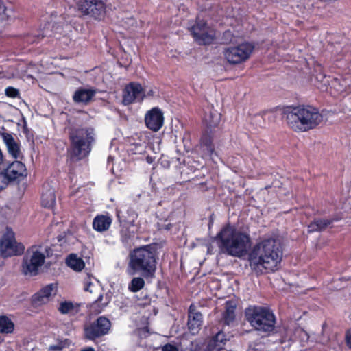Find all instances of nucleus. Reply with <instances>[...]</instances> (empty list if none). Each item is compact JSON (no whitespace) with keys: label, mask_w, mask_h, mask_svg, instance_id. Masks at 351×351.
<instances>
[{"label":"nucleus","mask_w":351,"mask_h":351,"mask_svg":"<svg viewBox=\"0 0 351 351\" xmlns=\"http://www.w3.org/2000/svg\"><path fill=\"white\" fill-rule=\"evenodd\" d=\"M282 249L275 239L269 238L256 243L248 255L250 267L258 276L276 271L281 263Z\"/></svg>","instance_id":"1"},{"label":"nucleus","mask_w":351,"mask_h":351,"mask_svg":"<svg viewBox=\"0 0 351 351\" xmlns=\"http://www.w3.org/2000/svg\"><path fill=\"white\" fill-rule=\"evenodd\" d=\"M158 254L154 244L136 247L129 252L126 272L130 276L139 275L145 279L155 278Z\"/></svg>","instance_id":"2"},{"label":"nucleus","mask_w":351,"mask_h":351,"mask_svg":"<svg viewBox=\"0 0 351 351\" xmlns=\"http://www.w3.org/2000/svg\"><path fill=\"white\" fill-rule=\"evenodd\" d=\"M282 119L296 132H304L316 128L322 121L319 110L310 105L287 106L282 108Z\"/></svg>","instance_id":"3"},{"label":"nucleus","mask_w":351,"mask_h":351,"mask_svg":"<svg viewBox=\"0 0 351 351\" xmlns=\"http://www.w3.org/2000/svg\"><path fill=\"white\" fill-rule=\"evenodd\" d=\"M218 246L221 252L234 257L243 256L251 243L248 234L237 230L230 224L224 226L217 234Z\"/></svg>","instance_id":"4"},{"label":"nucleus","mask_w":351,"mask_h":351,"mask_svg":"<svg viewBox=\"0 0 351 351\" xmlns=\"http://www.w3.org/2000/svg\"><path fill=\"white\" fill-rule=\"evenodd\" d=\"M68 136L70 143L68 153L71 158L81 160L87 157L95 141L94 129L91 127H69Z\"/></svg>","instance_id":"5"},{"label":"nucleus","mask_w":351,"mask_h":351,"mask_svg":"<svg viewBox=\"0 0 351 351\" xmlns=\"http://www.w3.org/2000/svg\"><path fill=\"white\" fill-rule=\"evenodd\" d=\"M245 319L256 331L268 335L275 328L276 317L269 308L262 306H249L244 311Z\"/></svg>","instance_id":"6"},{"label":"nucleus","mask_w":351,"mask_h":351,"mask_svg":"<svg viewBox=\"0 0 351 351\" xmlns=\"http://www.w3.org/2000/svg\"><path fill=\"white\" fill-rule=\"evenodd\" d=\"M42 246L34 245L28 247L22 261V272L25 275L35 276L45 263V255L41 251Z\"/></svg>","instance_id":"7"},{"label":"nucleus","mask_w":351,"mask_h":351,"mask_svg":"<svg viewBox=\"0 0 351 351\" xmlns=\"http://www.w3.org/2000/svg\"><path fill=\"white\" fill-rule=\"evenodd\" d=\"M254 48V43L245 41L237 45L225 48L223 55L230 64L237 65L246 62L250 58Z\"/></svg>","instance_id":"8"},{"label":"nucleus","mask_w":351,"mask_h":351,"mask_svg":"<svg viewBox=\"0 0 351 351\" xmlns=\"http://www.w3.org/2000/svg\"><path fill=\"white\" fill-rule=\"evenodd\" d=\"M190 34L199 45H209L215 39L214 30L208 25L206 21L197 17L193 24L189 27Z\"/></svg>","instance_id":"9"},{"label":"nucleus","mask_w":351,"mask_h":351,"mask_svg":"<svg viewBox=\"0 0 351 351\" xmlns=\"http://www.w3.org/2000/svg\"><path fill=\"white\" fill-rule=\"evenodd\" d=\"M111 322L104 316L97 317L95 321L84 326V338L93 342L108 334Z\"/></svg>","instance_id":"10"},{"label":"nucleus","mask_w":351,"mask_h":351,"mask_svg":"<svg viewBox=\"0 0 351 351\" xmlns=\"http://www.w3.org/2000/svg\"><path fill=\"white\" fill-rule=\"evenodd\" d=\"M25 246L15 239L14 232L10 228H6V232L0 238V254L3 258L19 256L24 253Z\"/></svg>","instance_id":"11"},{"label":"nucleus","mask_w":351,"mask_h":351,"mask_svg":"<svg viewBox=\"0 0 351 351\" xmlns=\"http://www.w3.org/2000/svg\"><path fill=\"white\" fill-rule=\"evenodd\" d=\"M78 10L84 14L97 21H101L106 16V5L102 0H79Z\"/></svg>","instance_id":"12"},{"label":"nucleus","mask_w":351,"mask_h":351,"mask_svg":"<svg viewBox=\"0 0 351 351\" xmlns=\"http://www.w3.org/2000/svg\"><path fill=\"white\" fill-rule=\"evenodd\" d=\"M145 97L144 90L139 83L130 82L123 90V101L125 105L131 104L135 101H142Z\"/></svg>","instance_id":"13"},{"label":"nucleus","mask_w":351,"mask_h":351,"mask_svg":"<svg viewBox=\"0 0 351 351\" xmlns=\"http://www.w3.org/2000/svg\"><path fill=\"white\" fill-rule=\"evenodd\" d=\"M146 126L154 132L158 131L163 125L164 116L158 107H154L148 110L145 115Z\"/></svg>","instance_id":"14"},{"label":"nucleus","mask_w":351,"mask_h":351,"mask_svg":"<svg viewBox=\"0 0 351 351\" xmlns=\"http://www.w3.org/2000/svg\"><path fill=\"white\" fill-rule=\"evenodd\" d=\"M202 322V314L197 311V306L194 304H191L188 311L187 322V326L190 332L192 335L197 334L200 330Z\"/></svg>","instance_id":"15"},{"label":"nucleus","mask_w":351,"mask_h":351,"mask_svg":"<svg viewBox=\"0 0 351 351\" xmlns=\"http://www.w3.org/2000/svg\"><path fill=\"white\" fill-rule=\"evenodd\" d=\"M5 175L9 181L20 180L27 175L25 166L23 162L15 160L8 166Z\"/></svg>","instance_id":"16"},{"label":"nucleus","mask_w":351,"mask_h":351,"mask_svg":"<svg viewBox=\"0 0 351 351\" xmlns=\"http://www.w3.org/2000/svg\"><path fill=\"white\" fill-rule=\"evenodd\" d=\"M56 287V286L54 284L51 283L40 289L38 292L35 293L32 295V304L35 306H40L47 303L49 300V298L51 296L52 291Z\"/></svg>","instance_id":"17"},{"label":"nucleus","mask_w":351,"mask_h":351,"mask_svg":"<svg viewBox=\"0 0 351 351\" xmlns=\"http://www.w3.org/2000/svg\"><path fill=\"white\" fill-rule=\"evenodd\" d=\"M97 91L94 88H85L80 87L74 92L72 98L76 104H88L93 100Z\"/></svg>","instance_id":"18"},{"label":"nucleus","mask_w":351,"mask_h":351,"mask_svg":"<svg viewBox=\"0 0 351 351\" xmlns=\"http://www.w3.org/2000/svg\"><path fill=\"white\" fill-rule=\"evenodd\" d=\"M228 339L225 332L219 331L210 339L205 351H224V346Z\"/></svg>","instance_id":"19"},{"label":"nucleus","mask_w":351,"mask_h":351,"mask_svg":"<svg viewBox=\"0 0 351 351\" xmlns=\"http://www.w3.org/2000/svg\"><path fill=\"white\" fill-rule=\"evenodd\" d=\"M112 223V219L109 215H97L93 220V228L98 232H103L109 230Z\"/></svg>","instance_id":"20"},{"label":"nucleus","mask_w":351,"mask_h":351,"mask_svg":"<svg viewBox=\"0 0 351 351\" xmlns=\"http://www.w3.org/2000/svg\"><path fill=\"white\" fill-rule=\"evenodd\" d=\"M81 309V304L70 300H64L60 302L58 311L62 315H66L69 317L77 315Z\"/></svg>","instance_id":"21"},{"label":"nucleus","mask_w":351,"mask_h":351,"mask_svg":"<svg viewBox=\"0 0 351 351\" xmlns=\"http://www.w3.org/2000/svg\"><path fill=\"white\" fill-rule=\"evenodd\" d=\"M335 221H338V219L315 218L308 225V232H322Z\"/></svg>","instance_id":"22"},{"label":"nucleus","mask_w":351,"mask_h":351,"mask_svg":"<svg viewBox=\"0 0 351 351\" xmlns=\"http://www.w3.org/2000/svg\"><path fill=\"white\" fill-rule=\"evenodd\" d=\"M1 136L5 143L9 154L14 158L17 159L20 154L19 145L15 141L12 135L8 132L1 133Z\"/></svg>","instance_id":"23"},{"label":"nucleus","mask_w":351,"mask_h":351,"mask_svg":"<svg viewBox=\"0 0 351 351\" xmlns=\"http://www.w3.org/2000/svg\"><path fill=\"white\" fill-rule=\"evenodd\" d=\"M56 204L55 190L49 184L43 185L41 194V204L44 208H50Z\"/></svg>","instance_id":"24"},{"label":"nucleus","mask_w":351,"mask_h":351,"mask_svg":"<svg viewBox=\"0 0 351 351\" xmlns=\"http://www.w3.org/2000/svg\"><path fill=\"white\" fill-rule=\"evenodd\" d=\"M236 302L233 300L226 301L225 303V311L222 313L223 324L229 325L235 319Z\"/></svg>","instance_id":"25"},{"label":"nucleus","mask_w":351,"mask_h":351,"mask_svg":"<svg viewBox=\"0 0 351 351\" xmlns=\"http://www.w3.org/2000/svg\"><path fill=\"white\" fill-rule=\"evenodd\" d=\"M200 146L209 156H212L215 152V145L213 144V137L211 133L204 132L200 138Z\"/></svg>","instance_id":"26"},{"label":"nucleus","mask_w":351,"mask_h":351,"mask_svg":"<svg viewBox=\"0 0 351 351\" xmlns=\"http://www.w3.org/2000/svg\"><path fill=\"white\" fill-rule=\"evenodd\" d=\"M67 265L75 271H81L85 267L82 258L77 257L75 254H71L66 258Z\"/></svg>","instance_id":"27"},{"label":"nucleus","mask_w":351,"mask_h":351,"mask_svg":"<svg viewBox=\"0 0 351 351\" xmlns=\"http://www.w3.org/2000/svg\"><path fill=\"white\" fill-rule=\"evenodd\" d=\"M14 330L13 322L5 315L0 316V332L3 334L12 333Z\"/></svg>","instance_id":"28"},{"label":"nucleus","mask_w":351,"mask_h":351,"mask_svg":"<svg viewBox=\"0 0 351 351\" xmlns=\"http://www.w3.org/2000/svg\"><path fill=\"white\" fill-rule=\"evenodd\" d=\"M144 278L141 276L134 277L128 285V290L132 293H136L141 290L145 285Z\"/></svg>","instance_id":"29"},{"label":"nucleus","mask_w":351,"mask_h":351,"mask_svg":"<svg viewBox=\"0 0 351 351\" xmlns=\"http://www.w3.org/2000/svg\"><path fill=\"white\" fill-rule=\"evenodd\" d=\"M221 120V114L216 110L214 112L210 111L208 115L205 117V121L208 127L215 128L217 127Z\"/></svg>","instance_id":"30"},{"label":"nucleus","mask_w":351,"mask_h":351,"mask_svg":"<svg viewBox=\"0 0 351 351\" xmlns=\"http://www.w3.org/2000/svg\"><path fill=\"white\" fill-rule=\"evenodd\" d=\"M151 302V298L147 293L143 295V292L137 299V304L141 307H145L149 305Z\"/></svg>","instance_id":"31"},{"label":"nucleus","mask_w":351,"mask_h":351,"mask_svg":"<svg viewBox=\"0 0 351 351\" xmlns=\"http://www.w3.org/2000/svg\"><path fill=\"white\" fill-rule=\"evenodd\" d=\"M5 94L7 97L10 98H16L19 97V90L12 86H8L5 90Z\"/></svg>","instance_id":"32"},{"label":"nucleus","mask_w":351,"mask_h":351,"mask_svg":"<svg viewBox=\"0 0 351 351\" xmlns=\"http://www.w3.org/2000/svg\"><path fill=\"white\" fill-rule=\"evenodd\" d=\"M68 339H65L64 341H61L57 345L51 346L49 350L51 351H61L66 345H68Z\"/></svg>","instance_id":"33"},{"label":"nucleus","mask_w":351,"mask_h":351,"mask_svg":"<svg viewBox=\"0 0 351 351\" xmlns=\"http://www.w3.org/2000/svg\"><path fill=\"white\" fill-rule=\"evenodd\" d=\"M120 233H121V241L123 242H128V240L131 238L130 232L127 229L121 230Z\"/></svg>","instance_id":"34"},{"label":"nucleus","mask_w":351,"mask_h":351,"mask_svg":"<svg viewBox=\"0 0 351 351\" xmlns=\"http://www.w3.org/2000/svg\"><path fill=\"white\" fill-rule=\"evenodd\" d=\"M162 351H179V350L176 346L167 343L162 347Z\"/></svg>","instance_id":"35"},{"label":"nucleus","mask_w":351,"mask_h":351,"mask_svg":"<svg viewBox=\"0 0 351 351\" xmlns=\"http://www.w3.org/2000/svg\"><path fill=\"white\" fill-rule=\"evenodd\" d=\"M57 241L58 243L60 244V245H63L64 243H66V235L64 232L62 234H59L57 237Z\"/></svg>","instance_id":"36"},{"label":"nucleus","mask_w":351,"mask_h":351,"mask_svg":"<svg viewBox=\"0 0 351 351\" xmlns=\"http://www.w3.org/2000/svg\"><path fill=\"white\" fill-rule=\"evenodd\" d=\"M93 285V283L90 281V276H88V280L84 282V289L85 291L92 292L90 290V287Z\"/></svg>","instance_id":"37"},{"label":"nucleus","mask_w":351,"mask_h":351,"mask_svg":"<svg viewBox=\"0 0 351 351\" xmlns=\"http://www.w3.org/2000/svg\"><path fill=\"white\" fill-rule=\"evenodd\" d=\"M346 341L347 346L351 348V328L346 332Z\"/></svg>","instance_id":"38"},{"label":"nucleus","mask_w":351,"mask_h":351,"mask_svg":"<svg viewBox=\"0 0 351 351\" xmlns=\"http://www.w3.org/2000/svg\"><path fill=\"white\" fill-rule=\"evenodd\" d=\"M171 227H172V225L171 223H168V224L165 225L164 226L161 227L160 230H169L171 229Z\"/></svg>","instance_id":"39"},{"label":"nucleus","mask_w":351,"mask_h":351,"mask_svg":"<svg viewBox=\"0 0 351 351\" xmlns=\"http://www.w3.org/2000/svg\"><path fill=\"white\" fill-rule=\"evenodd\" d=\"M80 351H95V349L92 347H86L82 350H81Z\"/></svg>","instance_id":"40"},{"label":"nucleus","mask_w":351,"mask_h":351,"mask_svg":"<svg viewBox=\"0 0 351 351\" xmlns=\"http://www.w3.org/2000/svg\"><path fill=\"white\" fill-rule=\"evenodd\" d=\"M141 331L143 332L149 333V330L147 326H145V327L142 328Z\"/></svg>","instance_id":"41"},{"label":"nucleus","mask_w":351,"mask_h":351,"mask_svg":"<svg viewBox=\"0 0 351 351\" xmlns=\"http://www.w3.org/2000/svg\"><path fill=\"white\" fill-rule=\"evenodd\" d=\"M331 219H338V221H340L342 219V217L339 216V215H337L334 216L333 217H332Z\"/></svg>","instance_id":"42"},{"label":"nucleus","mask_w":351,"mask_h":351,"mask_svg":"<svg viewBox=\"0 0 351 351\" xmlns=\"http://www.w3.org/2000/svg\"><path fill=\"white\" fill-rule=\"evenodd\" d=\"M154 92L152 90H149L147 92V95H148V96H153V95H154Z\"/></svg>","instance_id":"43"},{"label":"nucleus","mask_w":351,"mask_h":351,"mask_svg":"<svg viewBox=\"0 0 351 351\" xmlns=\"http://www.w3.org/2000/svg\"><path fill=\"white\" fill-rule=\"evenodd\" d=\"M102 298V295H101L99 298V299H101Z\"/></svg>","instance_id":"44"}]
</instances>
